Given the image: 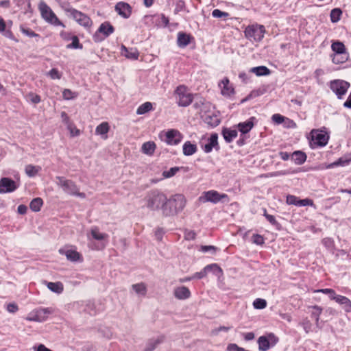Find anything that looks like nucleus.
I'll return each mask as SVG.
<instances>
[{
    "label": "nucleus",
    "instance_id": "obj_18",
    "mask_svg": "<svg viewBox=\"0 0 351 351\" xmlns=\"http://www.w3.org/2000/svg\"><path fill=\"white\" fill-rule=\"evenodd\" d=\"M211 270H213L215 273H221L222 270L217 265V264H211L206 266L204 269H202L199 272H197L194 274L193 276V278H198L201 279L206 276L208 271H210Z\"/></svg>",
    "mask_w": 351,
    "mask_h": 351
},
{
    "label": "nucleus",
    "instance_id": "obj_16",
    "mask_svg": "<svg viewBox=\"0 0 351 351\" xmlns=\"http://www.w3.org/2000/svg\"><path fill=\"white\" fill-rule=\"evenodd\" d=\"M219 87L221 89V93L224 97H230L234 93V89L228 77H224L219 83Z\"/></svg>",
    "mask_w": 351,
    "mask_h": 351
},
{
    "label": "nucleus",
    "instance_id": "obj_28",
    "mask_svg": "<svg viewBox=\"0 0 351 351\" xmlns=\"http://www.w3.org/2000/svg\"><path fill=\"white\" fill-rule=\"evenodd\" d=\"M237 131L230 128H223L222 135L227 143H231L237 136Z\"/></svg>",
    "mask_w": 351,
    "mask_h": 351
},
{
    "label": "nucleus",
    "instance_id": "obj_24",
    "mask_svg": "<svg viewBox=\"0 0 351 351\" xmlns=\"http://www.w3.org/2000/svg\"><path fill=\"white\" fill-rule=\"evenodd\" d=\"M339 305L341 306L342 308L347 313L351 312V301L349 298L339 295L335 301Z\"/></svg>",
    "mask_w": 351,
    "mask_h": 351
},
{
    "label": "nucleus",
    "instance_id": "obj_39",
    "mask_svg": "<svg viewBox=\"0 0 351 351\" xmlns=\"http://www.w3.org/2000/svg\"><path fill=\"white\" fill-rule=\"evenodd\" d=\"M342 11L340 8H334L330 12V21L332 23H337L341 19Z\"/></svg>",
    "mask_w": 351,
    "mask_h": 351
},
{
    "label": "nucleus",
    "instance_id": "obj_13",
    "mask_svg": "<svg viewBox=\"0 0 351 351\" xmlns=\"http://www.w3.org/2000/svg\"><path fill=\"white\" fill-rule=\"evenodd\" d=\"M19 185L15 181L9 178H2L0 180V193H12L14 191Z\"/></svg>",
    "mask_w": 351,
    "mask_h": 351
},
{
    "label": "nucleus",
    "instance_id": "obj_43",
    "mask_svg": "<svg viewBox=\"0 0 351 351\" xmlns=\"http://www.w3.org/2000/svg\"><path fill=\"white\" fill-rule=\"evenodd\" d=\"M71 40L72 43L66 46L68 49H82V45L80 43L77 36H71Z\"/></svg>",
    "mask_w": 351,
    "mask_h": 351
},
{
    "label": "nucleus",
    "instance_id": "obj_6",
    "mask_svg": "<svg viewBox=\"0 0 351 351\" xmlns=\"http://www.w3.org/2000/svg\"><path fill=\"white\" fill-rule=\"evenodd\" d=\"M175 95L179 106L186 107L192 103L193 99V94L189 93L187 88L184 85L177 87Z\"/></svg>",
    "mask_w": 351,
    "mask_h": 351
},
{
    "label": "nucleus",
    "instance_id": "obj_56",
    "mask_svg": "<svg viewBox=\"0 0 351 351\" xmlns=\"http://www.w3.org/2000/svg\"><path fill=\"white\" fill-rule=\"evenodd\" d=\"M201 250L203 252H207L209 251H212V254H215L217 250V247L213 245H202Z\"/></svg>",
    "mask_w": 351,
    "mask_h": 351
},
{
    "label": "nucleus",
    "instance_id": "obj_5",
    "mask_svg": "<svg viewBox=\"0 0 351 351\" xmlns=\"http://www.w3.org/2000/svg\"><path fill=\"white\" fill-rule=\"evenodd\" d=\"M198 201L203 204L206 202L217 204L219 202H228L229 201V198L228 195L225 193H219L217 191L210 190L203 192L199 197Z\"/></svg>",
    "mask_w": 351,
    "mask_h": 351
},
{
    "label": "nucleus",
    "instance_id": "obj_47",
    "mask_svg": "<svg viewBox=\"0 0 351 351\" xmlns=\"http://www.w3.org/2000/svg\"><path fill=\"white\" fill-rule=\"evenodd\" d=\"M62 96L64 99L69 100L77 97V93L72 92L70 89H64L62 92Z\"/></svg>",
    "mask_w": 351,
    "mask_h": 351
},
{
    "label": "nucleus",
    "instance_id": "obj_30",
    "mask_svg": "<svg viewBox=\"0 0 351 351\" xmlns=\"http://www.w3.org/2000/svg\"><path fill=\"white\" fill-rule=\"evenodd\" d=\"M331 49L337 55L346 54V47L342 42L338 40L333 42L331 45Z\"/></svg>",
    "mask_w": 351,
    "mask_h": 351
},
{
    "label": "nucleus",
    "instance_id": "obj_29",
    "mask_svg": "<svg viewBox=\"0 0 351 351\" xmlns=\"http://www.w3.org/2000/svg\"><path fill=\"white\" fill-rule=\"evenodd\" d=\"M291 160L296 165H302L306 160V155L301 151H295L292 154Z\"/></svg>",
    "mask_w": 351,
    "mask_h": 351
},
{
    "label": "nucleus",
    "instance_id": "obj_41",
    "mask_svg": "<svg viewBox=\"0 0 351 351\" xmlns=\"http://www.w3.org/2000/svg\"><path fill=\"white\" fill-rule=\"evenodd\" d=\"M162 342V339H152L147 343V348L145 351H152L157 348L158 344Z\"/></svg>",
    "mask_w": 351,
    "mask_h": 351
},
{
    "label": "nucleus",
    "instance_id": "obj_1",
    "mask_svg": "<svg viewBox=\"0 0 351 351\" xmlns=\"http://www.w3.org/2000/svg\"><path fill=\"white\" fill-rule=\"evenodd\" d=\"M186 202L184 196L181 194H176L169 199L166 196V202L162 207V215L166 217L176 215L184 209Z\"/></svg>",
    "mask_w": 351,
    "mask_h": 351
},
{
    "label": "nucleus",
    "instance_id": "obj_52",
    "mask_svg": "<svg viewBox=\"0 0 351 351\" xmlns=\"http://www.w3.org/2000/svg\"><path fill=\"white\" fill-rule=\"evenodd\" d=\"M212 15L215 18L228 17L229 14L228 12H222L219 9H215L213 11Z\"/></svg>",
    "mask_w": 351,
    "mask_h": 351
},
{
    "label": "nucleus",
    "instance_id": "obj_12",
    "mask_svg": "<svg viewBox=\"0 0 351 351\" xmlns=\"http://www.w3.org/2000/svg\"><path fill=\"white\" fill-rule=\"evenodd\" d=\"M311 133L312 142L316 146L324 147L328 143L329 136L326 132L313 130Z\"/></svg>",
    "mask_w": 351,
    "mask_h": 351
},
{
    "label": "nucleus",
    "instance_id": "obj_54",
    "mask_svg": "<svg viewBox=\"0 0 351 351\" xmlns=\"http://www.w3.org/2000/svg\"><path fill=\"white\" fill-rule=\"evenodd\" d=\"M21 31L29 37H36L38 36V34H36L34 31L29 28H25L23 27H21Z\"/></svg>",
    "mask_w": 351,
    "mask_h": 351
},
{
    "label": "nucleus",
    "instance_id": "obj_42",
    "mask_svg": "<svg viewBox=\"0 0 351 351\" xmlns=\"http://www.w3.org/2000/svg\"><path fill=\"white\" fill-rule=\"evenodd\" d=\"M314 292H321V293H325V294H328L329 295V298L331 300H333L335 301H336L337 298L339 295H337L335 293V291L333 289H317V290H315Z\"/></svg>",
    "mask_w": 351,
    "mask_h": 351
},
{
    "label": "nucleus",
    "instance_id": "obj_59",
    "mask_svg": "<svg viewBox=\"0 0 351 351\" xmlns=\"http://www.w3.org/2000/svg\"><path fill=\"white\" fill-rule=\"evenodd\" d=\"M339 55H337V53L335 54L332 57V62L335 63V64H339V63H343V62H345L346 60H347V57L345 56V57H341V60H339V57H338Z\"/></svg>",
    "mask_w": 351,
    "mask_h": 351
},
{
    "label": "nucleus",
    "instance_id": "obj_34",
    "mask_svg": "<svg viewBox=\"0 0 351 351\" xmlns=\"http://www.w3.org/2000/svg\"><path fill=\"white\" fill-rule=\"evenodd\" d=\"M43 204V199L40 197H36L31 201L29 208L34 212H38L40 210Z\"/></svg>",
    "mask_w": 351,
    "mask_h": 351
},
{
    "label": "nucleus",
    "instance_id": "obj_14",
    "mask_svg": "<svg viewBox=\"0 0 351 351\" xmlns=\"http://www.w3.org/2000/svg\"><path fill=\"white\" fill-rule=\"evenodd\" d=\"M53 313L52 308H38L34 311V317L30 320L42 322L45 321L48 316Z\"/></svg>",
    "mask_w": 351,
    "mask_h": 351
},
{
    "label": "nucleus",
    "instance_id": "obj_19",
    "mask_svg": "<svg viewBox=\"0 0 351 351\" xmlns=\"http://www.w3.org/2000/svg\"><path fill=\"white\" fill-rule=\"evenodd\" d=\"M218 135L216 133H213L211 134L210 138L208 139V143L205 144V145L203 147L204 151L206 153H210L212 152L213 148H215L216 149H219V145H218Z\"/></svg>",
    "mask_w": 351,
    "mask_h": 351
},
{
    "label": "nucleus",
    "instance_id": "obj_35",
    "mask_svg": "<svg viewBox=\"0 0 351 351\" xmlns=\"http://www.w3.org/2000/svg\"><path fill=\"white\" fill-rule=\"evenodd\" d=\"M47 287L51 291L56 293H61L63 291V285L60 282H47Z\"/></svg>",
    "mask_w": 351,
    "mask_h": 351
},
{
    "label": "nucleus",
    "instance_id": "obj_17",
    "mask_svg": "<svg viewBox=\"0 0 351 351\" xmlns=\"http://www.w3.org/2000/svg\"><path fill=\"white\" fill-rule=\"evenodd\" d=\"M255 120L256 118L252 117L247 121L239 123L237 125L238 130L241 132V136L248 133L253 128Z\"/></svg>",
    "mask_w": 351,
    "mask_h": 351
},
{
    "label": "nucleus",
    "instance_id": "obj_32",
    "mask_svg": "<svg viewBox=\"0 0 351 351\" xmlns=\"http://www.w3.org/2000/svg\"><path fill=\"white\" fill-rule=\"evenodd\" d=\"M197 152V146L195 144L186 141L183 145V154L185 156H191Z\"/></svg>",
    "mask_w": 351,
    "mask_h": 351
},
{
    "label": "nucleus",
    "instance_id": "obj_55",
    "mask_svg": "<svg viewBox=\"0 0 351 351\" xmlns=\"http://www.w3.org/2000/svg\"><path fill=\"white\" fill-rule=\"evenodd\" d=\"M313 200L306 198L304 199L299 200V206H313Z\"/></svg>",
    "mask_w": 351,
    "mask_h": 351
},
{
    "label": "nucleus",
    "instance_id": "obj_31",
    "mask_svg": "<svg viewBox=\"0 0 351 351\" xmlns=\"http://www.w3.org/2000/svg\"><path fill=\"white\" fill-rule=\"evenodd\" d=\"M250 72L254 73L257 76H264L270 74V70L265 66L252 67L250 69Z\"/></svg>",
    "mask_w": 351,
    "mask_h": 351
},
{
    "label": "nucleus",
    "instance_id": "obj_44",
    "mask_svg": "<svg viewBox=\"0 0 351 351\" xmlns=\"http://www.w3.org/2000/svg\"><path fill=\"white\" fill-rule=\"evenodd\" d=\"M253 306H254V308L263 309L266 307L267 302L264 299L257 298L254 301Z\"/></svg>",
    "mask_w": 351,
    "mask_h": 351
},
{
    "label": "nucleus",
    "instance_id": "obj_60",
    "mask_svg": "<svg viewBox=\"0 0 351 351\" xmlns=\"http://www.w3.org/2000/svg\"><path fill=\"white\" fill-rule=\"evenodd\" d=\"M18 309V306L15 303H10L7 305V310L10 313H15Z\"/></svg>",
    "mask_w": 351,
    "mask_h": 351
},
{
    "label": "nucleus",
    "instance_id": "obj_62",
    "mask_svg": "<svg viewBox=\"0 0 351 351\" xmlns=\"http://www.w3.org/2000/svg\"><path fill=\"white\" fill-rule=\"evenodd\" d=\"M33 351H51L50 349L46 348L43 344L34 346L32 348Z\"/></svg>",
    "mask_w": 351,
    "mask_h": 351
},
{
    "label": "nucleus",
    "instance_id": "obj_23",
    "mask_svg": "<svg viewBox=\"0 0 351 351\" xmlns=\"http://www.w3.org/2000/svg\"><path fill=\"white\" fill-rule=\"evenodd\" d=\"M110 130V125L108 122H102L97 126L95 134L100 135L103 139H107V134Z\"/></svg>",
    "mask_w": 351,
    "mask_h": 351
},
{
    "label": "nucleus",
    "instance_id": "obj_61",
    "mask_svg": "<svg viewBox=\"0 0 351 351\" xmlns=\"http://www.w3.org/2000/svg\"><path fill=\"white\" fill-rule=\"evenodd\" d=\"M324 74V71L322 69H317L315 71L314 75L318 83H320L319 77Z\"/></svg>",
    "mask_w": 351,
    "mask_h": 351
},
{
    "label": "nucleus",
    "instance_id": "obj_51",
    "mask_svg": "<svg viewBox=\"0 0 351 351\" xmlns=\"http://www.w3.org/2000/svg\"><path fill=\"white\" fill-rule=\"evenodd\" d=\"M299 200L297 197L292 195H289L287 196V203L290 205H295L299 206Z\"/></svg>",
    "mask_w": 351,
    "mask_h": 351
},
{
    "label": "nucleus",
    "instance_id": "obj_4",
    "mask_svg": "<svg viewBox=\"0 0 351 351\" xmlns=\"http://www.w3.org/2000/svg\"><path fill=\"white\" fill-rule=\"evenodd\" d=\"M56 180L57 184L60 186L65 193L81 198L86 197V194L84 193L79 192L78 186L72 180H66L64 177L61 176H57Z\"/></svg>",
    "mask_w": 351,
    "mask_h": 351
},
{
    "label": "nucleus",
    "instance_id": "obj_20",
    "mask_svg": "<svg viewBox=\"0 0 351 351\" xmlns=\"http://www.w3.org/2000/svg\"><path fill=\"white\" fill-rule=\"evenodd\" d=\"M174 296L178 300H186L190 298L191 291L184 286L176 287L173 291Z\"/></svg>",
    "mask_w": 351,
    "mask_h": 351
},
{
    "label": "nucleus",
    "instance_id": "obj_63",
    "mask_svg": "<svg viewBox=\"0 0 351 351\" xmlns=\"http://www.w3.org/2000/svg\"><path fill=\"white\" fill-rule=\"evenodd\" d=\"M239 77L244 83H247L250 81V76L244 72L240 73Z\"/></svg>",
    "mask_w": 351,
    "mask_h": 351
},
{
    "label": "nucleus",
    "instance_id": "obj_9",
    "mask_svg": "<svg viewBox=\"0 0 351 351\" xmlns=\"http://www.w3.org/2000/svg\"><path fill=\"white\" fill-rule=\"evenodd\" d=\"M350 86V83L343 80H334L330 82V88L340 99L347 93Z\"/></svg>",
    "mask_w": 351,
    "mask_h": 351
},
{
    "label": "nucleus",
    "instance_id": "obj_25",
    "mask_svg": "<svg viewBox=\"0 0 351 351\" xmlns=\"http://www.w3.org/2000/svg\"><path fill=\"white\" fill-rule=\"evenodd\" d=\"M191 36L186 33L180 32L178 34L177 43L180 47H186L191 42Z\"/></svg>",
    "mask_w": 351,
    "mask_h": 351
},
{
    "label": "nucleus",
    "instance_id": "obj_58",
    "mask_svg": "<svg viewBox=\"0 0 351 351\" xmlns=\"http://www.w3.org/2000/svg\"><path fill=\"white\" fill-rule=\"evenodd\" d=\"M272 120L275 123H276L278 124H280V123H282L284 121V117L280 115V114H274L272 116Z\"/></svg>",
    "mask_w": 351,
    "mask_h": 351
},
{
    "label": "nucleus",
    "instance_id": "obj_2",
    "mask_svg": "<svg viewBox=\"0 0 351 351\" xmlns=\"http://www.w3.org/2000/svg\"><path fill=\"white\" fill-rule=\"evenodd\" d=\"M166 195L158 190L149 191L144 198L145 206L150 210H159L162 212L166 202Z\"/></svg>",
    "mask_w": 351,
    "mask_h": 351
},
{
    "label": "nucleus",
    "instance_id": "obj_37",
    "mask_svg": "<svg viewBox=\"0 0 351 351\" xmlns=\"http://www.w3.org/2000/svg\"><path fill=\"white\" fill-rule=\"evenodd\" d=\"M40 170L41 167L39 166L28 165L25 167V173L29 177L35 176Z\"/></svg>",
    "mask_w": 351,
    "mask_h": 351
},
{
    "label": "nucleus",
    "instance_id": "obj_50",
    "mask_svg": "<svg viewBox=\"0 0 351 351\" xmlns=\"http://www.w3.org/2000/svg\"><path fill=\"white\" fill-rule=\"evenodd\" d=\"M252 241L256 245H263L265 242L263 237L258 234L252 235Z\"/></svg>",
    "mask_w": 351,
    "mask_h": 351
},
{
    "label": "nucleus",
    "instance_id": "obj_26",
    "mask_svg": "<svg viewBox=\"0 0 351 351\" xmlns=\"http://www.w3.org/2000/svg\"><path fill=\"white\" fill-rule=\"evenodd\" d=\"M156 145L153 141H147L144 143L141 147V152L148 156L154 154Z\"/></svg>",
    "mask_w": 351,
    "mask_h": 351
},
{
    "label": "nucleus",
    "instance_id": "obj_33",
    "mask_svg": "<svg viewBox=\"0 0 351 351\" xmlns=\"http://www.w3.org/2000/svg\"><path fill=\"white\" fill-rule=\"evenodd\" d=\"M204 122L212 128L217 127L220 123V119L217 115H207Z\"/></svg>",
    "mask_w": 351,
    "mask_h": 351
},
{
    "label": "nucleus",
    "instance_id": "obj_36",
    "mask_svg": "<svg viewBox=\"0 0 351 351\" xmlns=\"http://www.w3.org/2000/svg\"><path fill=\"white\" fill-rule=\"evenodd\" d=\"M132 289L138 295L145 296L147 293V287L146 285L141 282V283H137L134 284L132 286Z\"/></svg>",
    "mask_w": 351,
    "mask_h": 351
},
{
    "label": "nucleus",
    "instance_id": "obj_7",
    "mask_svg": "<svg viewBox=\"0 0 351 351\" xmlns=\"http://www.w3.org/2000/svg\"><path fill=\"white\" fill-rule=\"evenodd\" d=\"M279 339L274 333H267L265 335L261 336L258 339V343L259 350L261 351H267L272 348L277 344Z\"/></svg>",
    "mask_w": 351,
    "mask_h": 351
},
{
    "label": "nucleus",
    "instance_id": "obj_8",
    "mask_svg": "<svg viewBox=\"0 0 351 351\" xmlns=\"http://www.w3.org/2000/svg\"><path fill=\"white\" fill-rule=\"evenodd\" d=\"M265 32V27L261 25H252L248 26L245 30V35L246 38L254 41H261Z\"/></svg>",
    "mask_w": 351,
    "mask_h": 351
},
{
    "label": "nucleus",
    "instance_id": "obj_49",
    "mask_svg": "<svg viewBox=\"0 0 351 351\" xmlns=\"http://www.w3.org/2000/svg\"><path fill=\"white\" fill-rule=\"evenodd\" d=\"M48 75L53 80H56V79L59 80L62 77V74L56 68H53L51 70H50L49 72L48 73Z\"/></svg>",
    "mask_w": 351,
    "mask_h": 351
},
{
    "label": "nucleus",
    "instance_id": "obj_11",
    "mask_svg": "<svg viewBox=\"0 0 351 351\" xmlns=\"http://www.w3.org/2000/svg\"><path fill=\"white\" fill-rule=\"evenodd\" d=\"M165 141L168 145H176L179 144L183 138V135L178 130L175 129L167 130L165 134Z\"/></svg>",
    "mask_w": 351,
    "mask_h": 351
},
{
    "label": "nucleus",
    "instance_id": "obj_48",
    "mask_svg": "<svg viewBox=\"0 0 351 351\" xmlns=\"http://www.w3.org/2000/svg\"><path fill=\"white\" fill-rule=\"evenodd\" d=\"M67 128L70 131L71 136H77L80 134V130L77 129L73 123H69Z\"/></svg>",
    "mask_w": 351,
    "mask_h": 351
},
{
    "label": "nucleus",
    "instance_id": "obj_38",
    "mask_svg": "<svg viewBox=\"0 0 351 351\" xmlns=\"http://www.w3.org/2000/svg\"><path fill=\"white\" fill-rule=\"evenodd\" d=\"M91 235L94 239L97 241L104 240L108 237L106 234L101 233L99 231V228L97 227L93 228L91 229Z\"/></svg>",
    "mask_w": 351,
    "mask_h": 351
},
{
    "label": "nucleus",
    "instance_id": "obj_3",
    "mask_svg": "<svg viewBox=\"0 0 351 351\" xmlns=\"http://www.w3.org/2000/svg\"><path fill=\"white\" fill-rule=\"evenodd\" d=\"M43 19L47 23L54 26H62L65 27L64 24L61 22L51 8L44 1H40L38 5Z\"/></svg>",
    "mask_w": 351,
    "mask_h": 351
},
{
    "label": "nucleus",
    "instance_id": "obj_45",
    "mask_svg": "<svg viewBox=\"0 0 351 351\" xmlns=\"http://www.w3.org/2000/svg\"><path fill=\"white\" fill-rule=\"evenodd\" d=\"M180 167H171L169 170L168 171H164L162 172V176L166 178H171L173 176L176 175V173L177 172L179 171L180 170Z\"/></svg>",
    "mask_w": 351,
    "mask_h": 351
},
{
    "label": "nucleus",
    "instance_id": "obj_40",
    "mask_svg": "<svg viewBox=\"0 0 351 351\" xmlns=\"http://www.w3.org/2000/svg\"><path fill=\"white\" fill-rule=\"evenodd\" d=\"M152 109V104L150 102H145L143 104H141L136 110L137 114H143L149 111H150Z\"/></svg>",
    "mask_w": 351,
    "mask_h": 351
},
{
    "label": "nucleus",
    "instance_id": "obj_46",
    "mask_svg": "<svg viewBox=\"0 0 351 351\" xmlns=\"http://www.w3.org/2000/svg\"><path fill=\"white\" fill-rule=\"evenodd\" d=\"M313 308V311L312 312V317L315 318L316 322L317 323L319 319V316L322 312V308L319 306H313L312 307Z\"/></svg>",
    "mask_w": 351,
    "mask_h": 351
},
{
    "label": "nucleus",
    "instance_id": "obj_10",
    "mask_svg": "<svg viewBox=\"0 0 351 351\" xmlns=\"http://www.w3.org/2000/svg\"><path fill=\"white\" fill-rule=\"evenodd\" d=\"M65 10L69 12L73 19L80 25L84 27H90L92 25L93 23L91 19L84 13L74 8H69Z\"/></svg>",
    "mask_w": 351,
    "mask_h": 351
},
{
    "label": "nucleus",
    "instance_id": "obj_53",
    "mask_svg": "<svg viewBox=\"0 0 351 351\" xmlns=\"http://www.w3.org/2000/svg\"><path fill=\"white\" fill-rule=\"evenodd\" d=\"M263 215L265 217V218L267 219V221L272 225H278V221L276 220V218L274 216L271 215H269L267 213V210L266 209H264V214Z\"/></svg>",
    "mask_w": 351,
    "mask_h": 351
},
{
    "label": "nucleus",
    "instance_id": "obj_64",
    "mask_svg": "<svg viewBox=\"0 0 351 351\" xmlns=\"http://www.w3.org/2000/svg\"><path fill=\"white\" fill-rule=\"evenodd\" d=\"M27 207L25 205L21 204L17 208V211L21 215H25L27 213Z\"/></svg>",
    "mask_w": 351,
    "mask_h": 351
},
{
    "label": "nucleus",
    "instance_id": "obj_15",
    "mask_svg": "<svg viewBox=\"0 0 351 351\" xmlns=\"http://www.w3.org/2000/svg\"><path fill=\"white\" fill-rule=\"evenodd\" d=\"M115 11L124 19H128L132 14V7L125 2H119L115 5Z\"/></svg>",
    "mask_w": 351,
    "mask_h": 351
},
{
    "label": "nucleus",
    "instance_id": "obj_57",
    "mask_svg": "<svg viewBox=\"0 0 351 351\" xmlns=\"http://www.w3.org/2000/svg\"><path fill=\"white\" fill-rule=\"evenodd\" d=\"M196 234L192 230H187L184 232V239L186 240H193L195 238Z\"/></svg>",
    "mask_w": 351,
    "mask_h": 351
},
{
    "label": "nucleus",
    "instance_id": "obj_22",
    "mask_svg": "<svg viewBox=\"0 0 351 351\" xmlns=\"http://www.w3.org/2000/svg\"><path fill=\"white\" fill-rule=\"evenodd\" d=\"M59 252L61 254H64L66 256V258L71 261H77L81 259V255L79 252L75 250H59Z\"/></svg>",
    "mask_w": 351,
    "mask_h": 351
},
{
    "label": "nucleus",
    "instance_id": "obj_27",
    "mask_svg": "<svg viewBox=\"0 0 351 351\" xmlns=\"http://www.w3.org/2000/svg\"><path fill=\"white\" fill-rule=\"evenodd\" d=\"M114 30L113 26L110 23L105 22L101 24L97 32L103 34L105 37H108L113 33Z\"/></svg>",
    "mask_w": 351,
    "mask_h": 351
},
{
    "label": "nucleus",
    "instance_id": "obj_21",
    "mask_svg": "<svg viewBox=\"0 0 351 351\" xmlns=\"http://www.w3.org/2000/svg\"><path fill=\"white\" fill-rule=\"evenodd\" d=\"M121 55L126 57L128 59L131 60H137L139 56V53L136 49L130 48L128 49L125 47L124 45L121 46Z\"/></svg>",
    "mask_w": 351,
    "mask_h": 351
}]
</instances>
